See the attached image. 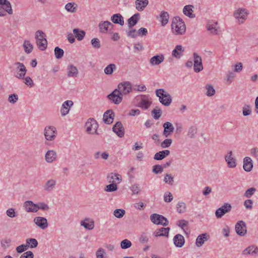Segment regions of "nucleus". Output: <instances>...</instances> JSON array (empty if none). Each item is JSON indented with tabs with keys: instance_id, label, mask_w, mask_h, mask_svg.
<instances>
[{
	"instance_id": "f3484780",
	"label": "nucleus",
	"mask_w": 258,
	"mask_h": 258,
	"mask_svg": "<svg viewBox=\"0 0 258 258\" xmlns=\"http://www.w3.org/2000/svg\"><path fill=\"white\" fill-rule=\"evenodd\" d=\"M235 230L238 235L244 236L247 232L245 223L242 221H238L235 225Z\"/></svg>"
},
{
	"instance_id": "72a5a7b5",
	"label": "nucleus",
	"mask_w": 258,
	"mask_h": 258,
	"mask_svg": "<svg viewBox=\"0 0 258 258\" xmlns=\"http://www.w3.org/2000/svg\"><path fill=\"white\" fill-rule=\"evenodd\" d=\"M169 228H161L157 229L154 233V235L155 237L159 236H168L169 231Z\"/></svg>"
},
{
	"instance_id": "5fc2aeb1",
	"label": "nucleus",
	"mask_w": 258,
	"mask_h": 258,
	"mask_svg": "<svg viewBox=\"0 0 258 258\" xmlns=\"http://www.w3.org/2000/svg\"><path fill=\"white\" fill-rule=\"evenodd\" d=\"M91 43L94 48L99 49L101 47L100 41L97 38H93L91 41Z\"/></svg>"
},
{
	"instance_id": "052dcab7",
	"label": "nucleus",
	"mask_w": 258,
	"mask_h": 258,
	"mask_svg": "<svg viewBox=\"0 0 258 258\" xmlns=\"http://www.w3.org/2000/svg\"><path fill=\"white\" fill-rule=\"evenodd\" d=\"M117 185L115 183H111L106 185L105 190L108 192L114 191L117 189Z\"/></svg>"
},
{
	"instance_id": "c9c22d12",
	"label": "nucleus",
	"mask_w": 258,
	"mask_h": 258,
	"mask_svg": "<svg viewBox=\"0 0 258 258\" xmlns=\"http://www.w3.org/2000/svg\"><path fill=\"white\" fill-rule=\"evenodd\" d=\"M160 21L162 26H165L169 21V15L168 12L162 11L159 16Z\"/></svg>"
},
{
	"instance_id": "7c9ffc66",
	"label": "nucleus",
	"mask_w": 258,
	"mask_h": 258,
	"mask_svg": "<svg viewBox=\"0 0 258 258\" xmlns=\"http://www.w3.org/2000/svg\"><path fill=\"white\" fill-rule=\"evenodd\" d=\"M184 48L181 45H177L172 52V56L179 58L182 55V53L184 52Z\"/></svg>"
},
{
	"instance_id": "2eb2a0df",
	"label": "nucleus",
	"mask_w": 258,
	"mask_h": 258,
	"mask_svg": "<svg viewBox=\"0 0 258 258\" xmlns=\"http://www.w3.org/2000/svg\"><path fill=\"white\" fill-rule=\"evenodd\" d=\"M57 159L56 152L53 150H49L46 152L45 155V160L48 163H51L55 161Z\"/></svg>"
},
{
	"instance_id": "bf43d9fd",
	"label": "nucleus",
	"mask_w": 258,
	"mask_h": 258,
	"mask_svg": "<svg viewBox=\"0 0 258 258\" xmlns=\"http://www.w3.org/2000/svg\"><path fill=\"white\" fill-rule=\"evenodd\" d=\"M18 100V96L16 94H11L9 95L8 98V101L11 103L14 104Z\"/></svg>"
},
{
	"instance_id": "f03ea898",
	"label": "nucleus",
	"mask_w": 258,
	"mask_h": 258,
	"mask_svg": "<svg viewBox=\"0 0 258 258\" xmlns=\"http://www.w3.org/2000/svg\"><path fill=\"white\" fill-rule=\"evenodd\" d=\"M171 28L172 32L176 35H182L186 30L184 22L179 17H175L173 19Z\"/></svg>"
},
{
	"instance_id": "20e7f679",
	"label": "nucleus",
	"mask_w": 258,
	"mask_h": 258,
	"mask_svg": "<svg viewBox=\"0 0 258 258\" xmlns=\"http://www.w3.org/2000/svg\"><path fill=\"white\" fill-rule=\"evenodd\" d=\"M45 37V34L42 30H39L35 33L36 44L38 48L42 51L44 50L47 46V41Z\"/></svg>"
},
{
	"instance_id": "473e14b6",
	"label": "nucleus",
	"mask_w": 258,
	"mask_h": 258,
	"mask_svg": "<svg viewBox=\"0 0 258 258\" xmlns=\"http://www.w3.org/2000/svg\"><path fill=\"white\" fill-rule=\"evenodd\" d=\"M140 16L139 13H136L128 19L127 23L129 28H132L137 24L140 19Z\"/></svg>"
},
{
	"instance_id": "aec40b11",
	"label": "nucleus",
	"mask_w": 258,
	"mask_h": 258,
	"mask_svg": "<svg viewBox=\"0 0 258 258\" xmlns=\"http://www.w3.org/2000/svg\"><path fill=\"white\" fill-rule=\"evenodd\" d=\"M112 131L120 138L124 135V128L120 121L117 122L113 126Z\"/></svg>"
},
{
	"instance_id": "412c9836",
	"label": "nucleus",
	"mask_w": 258,
	"mask_h": 258,
	"mask_svg": "<svg viewBox=\"0 0 258 258\" xmlns=\"http://www.w3.org/2000/svg\"><path fill=\"white\" fill-rule=\"evenodd\" d=\"M163 126L164 127L163 135L166 138L170 136L174 132V127L170 122H165Z\"/></svg>"
},
{
	"instance_id": "e433bc0d",
	"label": "nucleus",
	"mask_w": 258,
	"mask_h": 258,
	"mask_svg": "<svg viewBox=\"0 0 258 258\" xmlns=\"http://www.w3.org/2000/svg\"><path fill=\"white\" fill-rule=\"evenodd\" d=\"M64 9L69 13H74L77 10V5L74 2L68 3L65 5Z\"/></svg>"
},
{
	"instance_id": "79ce46f5",
	"label": "nucleus",
	"mask_w": 258,
	"mask_h": 258,
	"mask_svg": "<svg viewBox=\"0 0 258 258\" xmlns=\"http://www.w3.org/2000/svg\"><path fill=\"white\" fill-rule=\"evenodd\" d=\"M25 51L27 53H30L32 52L33 47L32 44L29 40H25L23 45Z\"/></svg>"
},
{
	"instance_id": "f257e3e1",
	"label": "nucleus",
	"mask_w": 258,
	"mask_h": 258,
	"mask_svg": "<svg viewBox=\"0 0 258 258\" xmlns=\"http://www.w3.org/2000/svg\"><path fill=\"white\" fill-rule=\"evenodd\" d=\"M132 86L128 81L118 84L117 88L107 95V98L115 104H119L123 99V96H127L132 91Z\"/></svg>"
},
{
	"instance_id": "680f3d73",
	"label": "nucleus",
	"mask_w": 258,
	"mask_h": 258,
	"mask_svg": "<svg viewBox=\"0 0 258 258\" xmlns=\"http://www.w3.org/2000/svg\"><path fill=\"white\" fill-rule=\"evenodd\" d=\"M7 215L12 218H15L16 216V213L14 208H9L6 211Z\"/></svg>"
},
{
	"instance_id": "4be33fe9",
	"label": "nucleus",
	"mask_w": 258,
	"mask_h": 258,
	"mask_svg": "<svg viewBox=\"0 0 258 258\" xmlns=\"http://www.w3.org/2000/svg\"><path fill=\"white\" fill-rule=\"evenodd\" d=\"M114 117V113L111 109L107 110L103 114V121L106 124H111Z\"/></svg>"
},
{
	"instance_id": "4d7b16f0",
	"label": "nucleus",
	"mask_w": 258,
	"mask_h": 258,
	"mask_svg": "<svg viewBox=\"0 0 258 258\" xmlns=\"http://www.w3.org/2000/svg\"><path fill=\"white\" fill-rule=\"evenodd\" d=\"M131 245L132 242L126 239L122 240L120 243V246L122 249L129 248L131 246Z\"/></svg>"
},
{
	"instance_id": "f704fd0d",
	"label": "nucleus",
	"mask_w": 258,
	"mask_h": 258,
	"mask_svg": "<svg viewBox=\"0 0 258 258\" xmlns=\"http://www.w3.org/2000/svg\"><path fill=\"white\" fill-rule=\"evenodd\" d=\"M194 6L192 5H187L184 7L183 9V14L191 18L195 17V14H193L194 11L192 10Z\"/></svg>"
},
{
	"instance_id": "e2e57ef3",
	"label": "nucleus",
	"mask_w": 258,
	"mask_h": 258,
	"mask_svg": "<svg viewBox=\"0 0 258 258\" xmlns=\"http://www.w3.org/2000/svg\"><path fill=\"white\" fill-rule=\"evenodd\" d=\"M173 200V196L171 193L169 192H166L164 195V201L165 202H170Z\"/></svg>"
},
{
	"instance_id": "7ed1b4c3",
	"label": "nucleus",
	"mask_w": 258,
	"mask_h": 258,
	"mask_svg": "<svg viewBox=\"0 0 258 258\" xmlns=\"http://www.w3.org/2000/svg\"><path fill=\"white\" fill-rule=\"evenodd\" d=\"M156 95L159 98L160 102L165 106H168L172 102L171 95L163 89H158L155 91Z\"/></svg>"
},
{
	"instance_id": "3c124183",
	"label": "nucleus",
	"mask_w": 258,
	"mask_h": 258,
	"mask_svg": "<svg viewBox=\"0 0 258 258\" xmlns=\"http://www.w3.org/2000/svg\"><path fill=\"white\" fill-rule=\"evenodd\" d=\"M64 51L61 48L56 46L54 48V55L56 58L60 59L62 57Z\"/></svg>"
},
{
	"instance_id": "c85d7f7f",
	"label": "nucleus",
	"mask_w": 258,
	"mask_h": 258,
	"mask_svg": "<svg viewBox=\"0 0 258 258\" xmlns=\"http://www.w3.org/2000/svg\"><path fill=\"white\" fill-rule=\"evenodd\" d=\"M243 167L245 171L249 172L251 170L253 167V162L250 157H246L244 158Z\"/></svg>"
},
{
	"instance_id": "338daca9",
	"label": "nucleus",
	"mask_w": 258,
	"mask_h": 258,
	"mask_svg": "<svg viewBox=\"0 0 258 258\" xmlns=\"http://www.w3.org/2000/svg\"><path fill=\"white\" fill-rule=\"evenodd\" d=\"M20 258H34V254L31 251H27L21 254Z\"/></svg>"
},
{
	"instance_id": "f8f14e48",
	"label": "nucleus",
	"mask_w": 258,
	"mask_h": 258,
	"mask_svg": "<svg viewBox=\"0 0 258 258\" xmlns=\"http://www.w3.org/2000/svg\"><path fill=\"white\" fill-rule=\"evenodd\" d=\"M231 206L228 203L224 205L221 208H218L216 212L215 215L217 218H221L224 214L228 213L231 210Z\"/></svg>"
},
{
	"instance_id": "9b49d317",
	"label": "nucleus",
	"mask_w": 258,
	"mask_h": 258,
	"mask_svg": "<svg viewBox=\"0 0 258 258\" xmlns=\"http://www.w3.org/2000/svg\"><path fill=\"white\" fill-rule=\"evenodd\" d=\"M225 160L229 168H233L236 166V160L233 155L232 151H230L225 155Z\"/></svg>"
},
{
	"instance_id": "6e6552de",
	"label": "nucleus",
	"mask_w": 258,
	"mask_h": 258,
	"mask_svg": "<svg viewBox=\"0 0 258 258\" xmlns=\"http://www.w3.org/2000/svg\"><path fill=\"white\" fill-rule=\"evenodd\" d=\"M150 220L155 224H161L163 226H166L168 224L167 219L164 216L157 214H153L150 216Z\"/></svg>"
},
{
	"instance_id": "a211bd4d",
	"label": "nucleus",
	"mask_w": 258,
	"mask_h": 258,
	"mask_svg": "<svg viewBox=\"0 0 258 258\" xmlns=\"http://www.w3.org/2000/svg\"><path fill=\"white\" fill-rule=\"evenodd\" d=\"M24 210L27 212H36L38 211L37 205L30 201L25 202L23 204Z\"/></svg>"
},
{
	"instance_id": "0eeeda50",
	"label": "nucleus",
	"mask_w": 258,
	"mask_h": 258,
	"mask_svg": "<svg viewBox=\"0 0 258 258\" xmlns=\"http://www.w3.org/2000/svg\"><path fill=\"white\" fill-rule=\"evenodd\" d=\"M57 135V130L53 126H47L44 130V135L45 139L47 141H53L56 138Z\"/></svg>"
},
{
	"instance_id": "8fccbe9b",
	"label": "nucleus",
	"mask_w": 258,
	"mask_h": 258,
	"mask_svg": "<svg viewBox=\"0 0 258 258\" xmlns=\"http://www.w3.org/2000/svg\"><path fill=\"white\" fill-rule=\"evenodd\" d=\"M177 211L179 213H183L186 211V205L184 202H179L176 205Z\"/></svg>"
},
{
	"instance_id": "774afa93",
	"label": "nucleus",
	"mask_w": 258,
	"mask_h": 258,
	"mask_svg": "<svg viewBox=\"0 0 258 258\" xmlns=\"http://www.w3.org/2000/svg\"><path fill=\"white\" fill-rule=\"evenodd\" d=\"M251 110L249 105H245L243 107L242 113L244 116H247L251 114Z\"/></svg>"
},
{
	"instance_id": "6ab92c4d",
	"label": "nucleus",
	"mask_w": 258,
	"mask_h": 258,
	"mask_svg": "<svg viewBox=\"0 0 258 258\" xmlns=\"http://www.w3.org/2000/svg\"><path fill=\"white\" fill-rule=\"evenodd\" d=\"M140 101L138 103V107L147 109L151 105V102L149 101L148 97L146 95H141L140 97Z\"/></svg>"
},
{
	"instance_id": "6e6d98bb",
	"label": "nucleus",
	"mask_w": 258,
	"mask_h": 258,
	"mask_svg": "<svg viewBox=\"0 0 258 258\" xmlns=\"http://www.w3.org/2000/svg\"><path fill=\"white\" fill-rule=\"evenodd\" d=\"M235 77V75L233 72H228L225 77V80L228 84H231Z\"/></svg>"
},
{
	"instance_id": "864d4df0",
	"label": "nucleus",
	"mask_w": 258,
	"mask_h": 258,
	"mask_svg": "<svg viewBox=\"0 0 258 258\" xmlns=\"http://www.w3.org/2000/svg\"><path fill=\"white\" fill-rule=\"evenodd\" d=\"M125 211L122 209H116L114 211L113 215L117 218H122L125 214Z\"/></svg>"
},
{
	"instance_id": "09e8293b",
	"label": "nucleus",
	"mask_w": 258,
	"mask_h": 258,
	"mask_svg": "<svg viewBox=\"0 0 258 258\" xmlns=\"http://www.w3.org/2000/svg\"><path fill=\"white\" fill-rule=\"evenodd\" d=\"M152 114L154 119H158L162 115V111L160 108L156 107V108L152 111Z\"/></svg>"
},
{
	"instance_id": "1a4fd4ad",
	"label": "nucleus",
	"mask_w": 258,
	"mask_h": 258,
	"mask_svg": "<svg viewBox=\"0 0 258 258\" xmlns=\"http://www.w3.org/2000/svg\"><path fill=\"white\" fill-rule=\"evenodd\" d=\"M194 63L193 67L194 70L196 73H199L203 70V66L202 63V60L201 57L197 53L195 52L193 54Z\"/></svg>"
},
{
	"instance_id": "b1692460",
	"label": "nucleus",
	"mask_w": 258,
	"mask_h": 258,
	"mask_svg": "<svg viewBox=\"0 0 258 258\" xmlns=\"http://www.w3.org/2000/svg\"><path fill=\"white\" fill-rule=\"evenodd\" d=\"M34 222L37 226L42 229H44L48 226L47 220L43 217H37L35 218L34 219Z\"/></svg>"
},
{
	"instance_id": "69168bd1",
	"label": "nucleus",
	"mask_w": 258,
	"mask_h": 258,
	"mask_svg": "<svg viewBox=\"0 0 258 258\" xmlns=\"http://www.w3.org/2000/svg\"><path fill=\"white\" fill-rule=\"evenodd\" d=\"M28 248L26 244H21L16 248V250L18 253H22L27 250Z\"/></svg>"
},
{
	"instance_id": "dca6fc26",
	"label": "nucleus",
	"mask_w": 258,
	"mask_h": 258,
	"mask_svg": "<svg viewBox=\"0 0 258 258\" xmlns=\"http://www.w3.org/2000/svg\"><path fill=\"white\" fill-rule=\"evenodd\" d=\"M80 225L88 230L94 229L95 226L94 221L90 218H86L80 221Z\"/></svg>"
},
{
	"instance_id": "39448f33",
	"label": "nucleus",
	"mask_w": 258,
	"mask_h": 258,
	"mask_svg": "<svg viewBox=\"0 0 258 258\" xmlns=\"http://www.w3.org/2000/svg\"><path fill=\"white\" fill-rule=\"evenodd\" d=\"M85 126L86 128V132L88 134L98 135L97 131L98 127V124L95 119L93 118L88 119L85 123Z\"/></svg>"
},
{
	"instance_id": "393cba45",
	"label": "nucleus",
	"mask_w": 258,
	"mask_h": 258,
	"mask_svg": "<svg viewBox=\"0 0 258 258\" xmlns=\"http://www.w3.org/2000/svg\"><path fill=\"white\" fill-rule=\"evenodd\" d=\"M148 0H136L135 1V7L136 9L140 12H142L144 10L148 5Z\"/></svg>"
},
{
	"instance_id": "423d86ee",
	"label": "nucleus",
	"mask_w": 258,
	"mask_h": 258,
	"mask_svg": "<svg viewBox=\"0 0 258 258\" xmlns=\"http://www.w3.org/2000/svg\"><path fill=\"white\" fill-rule=\"evenodd\" d=\"M248 14L245 9L239 8L234 12L233 16L237 20V23L241 24L247 19Z\"/></svg>"
},
{
	"instance_id": "4468645a",
	"label": "nucleus",
	"mask_w": 258,
	"mask_h": 258,
	"mask_svg": "<svg viewBox=\"0 0 258 258\" xmlns=\"http://www.w3.org/2000/svg\"><path fill=\"white\" fill-rule=\"evenodd\" d=\"M74 103L72 100H67L64 101L60 110V114L62 116H66L69 113L70 108L73 106Z\"/></svg>"
},
{
	"instance_id": "13d9d810",
	"label": "nucleus",
	"mask_w": 258,
	"mask_h": 258,
	"mask_svg": "<svg viewBox=\"0 0 258 258\" xmlns=\"http://www.w3.org/2000/svg\"><path fill=\"white\" fill-rule=\"evenodd\" d=\"M172 143V140L170 139H165L161 144V146L163 148H167L170 146Z\"/></svg>"
},
{
	"instance_id": "c03bdc74",
	"label": "nucleus",
	"mask_w": 258,
	"mask_h": 258,
	"mask_svg": "<svg viewBox=\"0 0 258 258\" xmlns=\"http://www.w3.org/2000/svg\"><path fill=\"white\" fill-rule=\"evenodd\" d=\"M116 69V66L114 63H111L108 65L104 70V73L106 75H110L112 74L113 71Z\"/></svg>"
},
{
	"instance_id": "4c0bfd02",
	"label": "nucleus",
	"mask_w": 258,
	"mask_h": 258,
	"mask_svg": "<svg viewBox=\"0 0 258 258\" xmlns=\"http://www.w3.org/2000/svg\"><path fill=\"white\" fill-rule=\"evenodd\" d=\"M208 240L207 235L206 233H203L199 235L197 239L196 244L198 247H201L205 241Z\"/></svg>"
},
{
	"instance_id": "ea45409f",
	"label": "nucleus",
	"mask_w": 258,
	"mask_h": 258,
	"mask_svg": "<svg viewBox=\"0 0 258 258\" xmlns=\"http://www.w3.org/2000/svg\"><path fill=\"white\" fill-rule=\"evenodd\" d=\"M244 253L252 255H258V247L253 245L250 246L245 249Z\"/></svg>"
},
{
	"instance_id": "a18cd8bd",
	"label": "nucleus",
	"mask_w": 258,
	"mask_h": 258,
	"mask_svg": "<svg viewBox=\"0 0 258 258\" xmlns=\"http://www.w3.org/2000/svg\"><path fill=\"white\" fill-rule=\"evenodd\" d=\"M96 258H108L105 250L102 247L99 248L96 252Z\"/></svg>"
},
{
	"instance_id": "a19ab883",
	"label": "nucleus",
	"mask_w": 258,
	"mask_h": 258,
	"mask_svg": "<svg viewBox=\"0 0 258 258\" xmlns=\"http://www.w3.org/2000/svg\"><path fill=\"white\" fill-rule=\"evenodd\" d=\"M73 33L75 37L79 41L82 40L85 35V32L83 30H80L78 28L73 29Z\"/></svg>"
},
{
	"instance_id": "603ef678",
	"label": "nucleus",
	"mask_w": 258,
	"mask_h": 258,
	"mask_svg": "<svg viewBox=\"0 0 258 258\" xmlns=\"http://www.w3.org/2000/svg\"><path fill=\"white\" fill-rule=\"evenodd\" d=\"M12 243V240L10 238H5L1 241L2 246L4 248L9 247Z\"/></svg>"
},
{
	"instance_id": "a878e982",
	"label": "nucleus",
	"mask_w": 258,
	"mask_h": 258,
	"mask_svg": "<svg viewBox=\"0 0 258 258\" xmlns=\"http://www.w3.org/2000/svg\"><path fill=\"white\" fill-rule=\"evenodd\" d=\"M0 5L9 14H13V10L10 2L8 0H0Z\"/></svg>"
},
{
	"instance_id": "de8ad7c7",
	"label": "nucleus",
	"mask_w": 258,
	"mask_h": 258,
	"mask_svg": "<svg viewBox=\"0 0 258 258\" xmlns=\"http://www.w3.org/2000/svg\"><path fill=\"white\" fill-rule=\"evenodd\" d=\"M55 183L56 181L54 179L49 180L44 185V189L46 190H50L54 187Z\"/></svg>"
},
{
	"instance_id": "ddd939ff",
	"label": "nucleus",
	"mask_w": 258,
	"mask_h": 258,
	"mask_svg": "<svg viewBox=\"0 0 258 258\" xmlns=\"http://www.w3.org/2000/svg\"><path fill=\"white\" fill-rule=\"evenodd\" d=\"M98 27L101 33H106L113 28V25L108 21H105L100 22Z\"/></svg>"
},
{
	"instance_id": "9d476101",
	"label": "nucleus",
	"mask_w": 258,
	"mask_h": 258,
	"mask_svg": "<svg viewBox=\"0 0 258 258\" xmlns=\"http://www.w3.org/2000/svg\"><path fill=\"white\" fill-rule=\"evenodd\" d=\"M14 65L16 67V70L17 72L15 76L18 79H23L26 75L27 70L24 64L20 62H16Z\"/></svg>"
},
{
	"instance_id": "0e129e2a",
	"label": "nucleus",
	"mask_w": 258,
	"mask_h": 258,
	"mask_svg": "<svg viewBox=\"0 0 258 258\" xmlns=\"http://www.w3.org/2000/svg\"><path fill=\"white\" fill-rule=\"evenodd\" d=\"M163 166L160 165H155L153 167L152 171L155 173H161L163 171Z\"/></svg>"
},
{
	"instance_id": "58836bf2",
	"label": "nucleus",
	"mask_w": 258,
	"mask_h": 258,
	"mask_svg": "<svg viewBox=\"0 0 258 258\" xmlns=\"http://www.w3.org/2000/svg\"><path fill=\"white\" fill-rule=\"evenodd\" d=\"M208 31L213 34H217L218 33L217 22H209L207 26Z\"/></svg>"
},
{
	"instance_id": "5701e85b",
	"label": "nucleus",
	"mask_w": 258,
	"mask_h": 258,
	"mask_svg": "<svg viewBox=\"0 0 258 258\" xmlns=\"http://www.w3.org/2000/svg\"><path fill=\"white\" fill-rule=\"evenodd\" d=\"M164 60V55L160 54L152 57L149 60V62L152 66H158L163 62Z\"/></svg>"
},
{
	"instance_id": "bb28decb",
	"label": "nucleus",
	"mask_w": 258,
	"mask_h": 258,
	"mask_svg": "<svg viewBox=\"0 0 258 258\" xmlns=\"http://www.w3.org/2000/svg\"><path fill=\"white\" fill-rule=\"evenodd\" d=\"M174 244L177 247H181L185 243L184 237L181 234H176L173 239Z\"/></svg>"
},
{
	"instance_id": "37998d69",
	"label": "nucleus",
	"mask_w": 258,
	"mask_h": 258,
	"mask_svg": "<svg viewBox=\"0 0 258 258\" xmlns=\"http://www.w3.org/2000/svg\"><path fill=\"white\" fill-rule=\"evenodd\" d=\"M26 246L27 248H35L38 245V242L36 239L34 238H27L26 240Z\"/></svg>"
},
{
	"instance_id": "cd10ccee",
	"label": "nucleus",
	"mask_w": 258,
	"mask_h": 258,
	"mask_svg": "<svg viewBox=\"0 0 258 258\" xmlns=\"http://www.w3.org/2000/svg\"><path fill=\"white\" fill-rule=\"evenodd\" d=\"M79 72L76 67L73 64L69 65L67 67V75L69 77L76 78Z\"/></svg>"
},
{
	"instance_id": "c756f323",
	"label": "nucleus",
	"mask_w": 258,
	"mask_h": 258,
	"mask_svg": "<svg viewBox=\"0 0 258 258\" xmlns=\"http://www.w3.org/2000/svg\"><path fill=\"white\" fill-rule=\"evenodd\" d=\"M198 134V127L196 125L190 126L187 132V136L189 139H194Z\"/></svg>"
},
{
	"instance_id": "49530a36",
	"label": "nucleus",
	"mask_w": 258,
	"mask_h": 258,
	"mask_svg": "<svg viewBox=\"0 0 258 258\" xmlns=\"http://www.w3.org/2000/svg\"><path fill=\"white\" fill-rule=\"evenodd\" d=\"M205 89L207 90L206 95L207 96H212L214 95L215 94V90L214 89L213 86L210 84H207L205 86Z\"/></svg>"
},
{
	"instance_id": "2f4dec72",
	"label": "nucleus",
	"mask_w": 258,
	"mask_h": 258,
	"mask_svg": "<svg viewBox=\"0 0 258 258\" xmlns=\"http://www.w3.org/2000/svg\"><path fill=\"white\" fill-rule=\"evenodd\" d=\"M112 22L116 24H119L121 26L124 25V20L123 17L120 14H115L111 17Z\"/></svg>"
}]
</instances>
